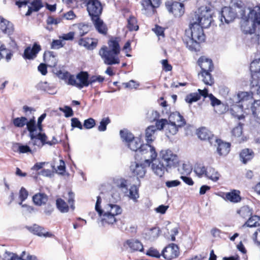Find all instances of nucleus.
<instances>
[{
	"label": "nucleus",
	"instance_id": "f257e3e1",
	"mask_svg": "<svg viewBox=\"0 0 260 260\" xmlns=\"http://www.w3.org/2000/svg\"><path fill=\"white\" fill-rule=\"evenodd\" d=\"M212 22V13L207 7L202 6L191 14L189 28L185 30V35L202 42L205 39L204 28H208Z\"/></svg>",
	"mask_w": 260,
	"mask_h": 260
},
{
	"label": "nucleus",
	"instance_id": "f03ea898",
	"mask_svg": "<svg viewBox=\"0 0 260 260\" xmlns=\"http://www.w3.org/2000/svg\"><path fill=\"white\" fill-rule=\"evenodd\" d=\"M248 12L242 10L241 13V30L245 35L251 36V42L260 44V6L248 8Z\"/></svg>",
	"mask_w": 260,
	"mask_h": 260
},
{
	"label": "nucleus",
	"instance_id": "7ed1b4c3",
	"mask_svg": "<svg viewBox=\"0 0 260 260\" xmlns=\"http://www.w3.org/2000/svg\"><path fill=\"white\" fill-rule=\"evenodd\" d=\"M25 125H26L27 129L29 132V137L30 139L29 142L30 145L41 148L45 144L51 146L57 143V140L55 137H53L51 141H47V136L46 134L43 133L42 131H38L34 116H32L29 120L27 119V123Z\"/></svg>",
	"mask_w": 260,
	"mask_h": 260
},
{
	"label": "nucleus",
	"instance_id": "20e7f679",
	"mask_svg": "<svg viewBox=\"0 0 260 260\" xmlns=\"http://www.w3.org/2000/svg\"><path fill=\"white\" fill-rule=\"evenodd\" d=\"M108 46H104L99 50V54L107 65H114L120 63L118 55L120 52L119 40L112 38L108 43Z\"/></svg>",
	"mask_w": 260,
	"mask_h": 260
},
{
	"label": "nucleus",
	"instance_id": "39448f33",
	"mask_svg": "<svg viewBox=\"0 0 260 260\" xmlns=\"http://www.w3.org/2000/svg\"><path fill=\"white\" fill-rule=\"evenodd\" d=\"M101 203V198L98 196L95 209L101 218L102 224L104 226L106 224H113L116 221L115 216L121 213L120 207L115 204H108L104 209H102Z\"/></svg>",
	"mask_w": 260,
	"mask_h": 260
},
{
	"label": "nucleus",
	"instance_id": "423d86ee",
	"mask_svg": "<svg viewBox=\"0 0 260 260\" xmlns=\"http://www.w3.org/2000/svg\"><path fill=\"white\" fill-rule=\"evenodd\" d=\"M150 144L141 145L135 156L136 159H144L148 166H149L151 161L155 159L157 156L155 148Z\"/></svg>",
	"mask_w": 260,
	"mask_h": 260
},
{
	"label": "nucleus",
	"instance_id": "0eeeda50",
	"mask_svg": "<svg viewBox=\"0 0 260 260\" xmlns=\"http://www.w3.org/2000/svg\"><path fill=\"white\" fill-rule=\"evenodd\" d=\"M86 2L87 10L91 19L99 17L103 11V6L100 0H84Z\"/></svg>",
	"mask_w": 260,
	"mask_h": 260
},
{
	"label": "nucleus",
	"instance_id": "6e6552de",
	"mask_svg": "<svg viewBox=\"0 0 260 260\" xmlns=\"http://www.w3.org/2000/svg\"><path fill=\"white\" fill-rule=\"evenodd\" d=\"M159 156V159L169 168L175 166L178 162L177 155L170 149L162 150Z\"/></svg>",
	"mask_w": 260,
	"mask_h": 260
},
{
	"label": "nucleus",
	"instance_id": "1a4fd4ad",
	"mask_svg": "<svg viewBox=\"0 0 260 260\" xmlns=\"http://www.w3.org/2000/svg\"><path fill=\"white\" fill-rule=\"evenodd\" d=\"M235 98L237 100L236 101L237 104L233 106L231 110L234 112L239 110L240 112H242L244 107L243 103L251 100L252 99V93L249 92L241 91L239 92L237 95L235 96Z\"/></svg>",
	"mask_w": 260,
	"mask_h": 260
},
{
	"label": "nucleus",
	"instance_id": "9d476101",
	"mask_svg": "<svg viewBox=\"0 0 260 260\" xmlns=\"http://www.w3.org/2000/svg\"><path fill=\"white\" fill-rule=\"evenodd\" d=\"M165 5L169 13L173 14L175 17H180L184 13V5L182 3L167 1Z\"/></svg>",
	"mask_w": 260,
	"mask_h": 260
},
{
	"label": "nucleus",
	"instance_id": "9b49d317",
	"mask_svg": "<svg viewBox=\"0 0 260 260\" xmlns=\"http://www.w3.org/2000/svg\"><path fill=\"white\" fill-rule=\"evenodd\" d=\"M236 16L237 12L233 8L224 7L221 12L220 20L222 23L224 21L225 23H229L235 19Z\"/></svg>",
	"mask_w": 260,
	"mask_h": 260
},
{
	"label": "nucleus",
	"instance_id": "f8f14e48",
	"mask_svg": "<svg viewBox=\"0 0 260 260\" xmlns=\"http://www.w3.org/2000/svg\"><path fill=\"white\" fill-rule=\"evenodd\" d=\"M179 253V247L175 244H171L167 246L162 251V256L166 259L171 260L176 258Z\"/></svg>",
	"mask_w": 260,
	"mask_h": 260
},
{
	"label": "nucleus",
	"instance_id": "ddd939ff",
	"mask_svg": "<svg viewBox=\"0 0 260 260\" xmlns=\"http://www.w3.org/2000/svg\"><path fill=\"white\" fill-rule=\"evenodd\" d=\"M147 165L146 164H139L137 162H132L130 166V171L134 176L137 178H143L146 173L145 167Z\"/></svg>",
	"mask_w": 260,
	"mask_h": 260
},
{
	"label": "nucleus",
	"instance_id": "4468645a",
	"mask_svg": "<svg viewBox=\"0 0 260 260\" xmlns=\"http://www.w3.org/2000/svg\"><path fill=\"white\" fill-rule=\"evenodd\" d=\"M168 168H169L167 167L160 159L155 160L151 165V169L154 173L160 177H162L165 172L167 171Z\"/></svg>",
	"mask_w": 260,
	"mask_h": 260
},
{
	"label": "nucleus",
	"instance_id": "2eb2a0df",
	"mask_svg": "<svg viewBox=\"0 0 260 260\" xmlns=\"http://www.w3.org/2000/svg\"><path fill=\"white\" fill-rule=\"evenodd\" d=\"M217 143V152L220 156L226 155L230 151L231 144L229 143L225 142L216 137L213 140V142Z\"/></svg>",
	"mask_w": 260,
	"mask_h": 260
},
{
	"label": "nucleus",
	"instance_id": "dca6fc26",
	"mask_svg": "<svg viewBox=\"0 0 260 260\" xmlns=\"http://www.w3.org/2000/svg\"><path fill=\"white\" fill-rule=\"evenodd\" d=\"M222 197L224 200L234 203L240 202L241 200L240 191L236 189H233L230 192L224 193Z\"/></svg>",
	"mask_w": 260,
	"mask_h": 260
},
{
	"label": "nucleus",
	"instance_id": "f3484780",
	"mask_svg": "<svg viewBox=\"0 0 260 260\" xmlns=\"http://www.w3.org/2000/svg\"><path fill=\"white\" fill-rule=\"evenodd\" d=\"M40 50L41 46L37 43H35L32 48L28 47L25 49L23 57L28 59H34Z\"/></svg>",
	"mask_w": 260,
	"mask_h": 260
},
{
	"label": "nucleus",
	"instance_id": "a211bd4d",
	"mask_svg": "<svg viewBox=\"0 0 260 260\" xmlns=\"http://www.w3.org/2000/svg\"><path fill=\"white\" fill-rule=\"evenodd\" d=\"M28 230L31 233L39 237H52L53 236L52 233L46 232L43 227L37 224H34L31 226L28 227Z\"/></svg>",
	"mask_w": 260,
	"mask_h": 260
},
{
	"label": "nucleus",
	"instance_id": "6ab92c4d",
	"mask_svg": "<svg viewBox=\"0 0 260 260\" xmlns=\"http://www.w3.org/2000/svg\"><path fill=\"white\" fill-rule=\"evenodd\" d=\"M198 63L202 69L201 72L212 71L213 69V64L212 60L204 56L200 57Z\"/></svg>",
	"mask_w": 260,
	"mask_h": 260
},
{
	"label": "nucleus",
	"instance_id": "aec40b11",
	"mask_svg": "<svg viewBox=\"0 0 260 260\" xmlns=\"http://www.w3.org/2000/svg\"><path fill=\"white\" fill-rule=\"evenodd\" d=\"M141 3L145 10L153 13L155 9L159 6L160 0H143Z\"/></svg>",
	"mask_w": 260,
	"mask_h": 260
},
{
	"label": "nucleus",
	"instance_id": "412c9836",
	"mask_svg": "<svg viewBox=\"0 0 260 260\" xmlns=\"http://www.w3.org/2000/svg\"><path fill=\"white\" fill-rule=\"evenodd\" d=\"M98 40L95 39L85 38H81L79 40L78 44L87 49L92 50L94 49L98 45Z\"/></svg>",
	"mask_w": 260,
	"mask_h": 260
},
{
	"label": "nucleus",
	"instance_id": "4be33fe9",
	"mask_svg": "<svg viewBox=\"0 0 260 260\" xmlns=\"http://www.w3.org/2000/svg\"><path fill=\"white\" fill-rule=\"evenodd\" d=\"M197 134L199 138L201 140H208L211 144L213 143V140L216 138V137L214 136L211 132L205 127H202L199 129Z\"/></svg>",
	"mask_w": 260,
	"mask_h": 260
},
{
	"label": "nucleus",
	"instance_id": "5701e85b",
	"mask_svg": "<svg viewBox=\"0 0 260 260\" xmlns=\"http://www.w3.org/2000/svg\"><path fill=\"white\" fill-rule=\"evenodd\" d=\"M0 29L8 35L12 34L14 31L12 23L0 16Z\"/></svg>",
	"mask_w": 260,
	"mask_h": 260
},
{
	"label": "nucleus",
	"instance_id": "b1692460",
	"mask_svg": "<svg viewBox=\"0 0 260 260\" xmlns=\"http://www.w3.org/2000/svg\"><path fill=\"white\" fill-rule=\"evenodd\" d=\"M44 60L50 67H55L57 62L56 55L52 51L45 52L44 54Z\"/></svg>",
	"mask_w": 260,
	"mask_h": 260
},
{
	"label": "nucleus",
	"instance_id": "393cba45",
	"mask_svg": "<svg viewBox=\"0 0 260 260\" xmlns=\"http://www.w3.org/2000/svg\"><path fill=\"white\" fill-rule=\"evenodd\" d=\"M76 78L78 80V88L81 89L89 85L88 74L87 72H81L77 75Z\"/></svg>",
	"mask_w": 260,
	"mask_h": 260
},
{
	"label": "nucleus",
	"instance_id": "a878e982",
	"mask_svg": "<svg viewBox=\"0 0 260 260\" xmlns=\"http://www.w3.org/2000/svg\"><path fill=\"white\" fill-rule=\"evenodd\" d=\"M169 121L172 123L175 124L178 126H183L185 124V121L183 116L178 112H173L169 116Z\"/></svg>",
	"mask_w": 260,
	"mask_h": 260
},
{
	"label": "nucleus",
	"instance_id": "bb28decb",
	"mask_svg": "<svg viewBox=\"0 0 260 260\" xmlns=\"http://www.w3.org/2000/svg\"><path fill=\"white\" fill-rule=\"evenodd\" d=\"M96 30L101 34L106 35L108 28L106 25L104 23L103 21L100 19V17L91 19Z\"/></svg>",
	"mask_w": 260,
	"mask_h": 260
},
{
	"label": "nucleus",
	"instance_id": "cd10ccee",
	"mask_svg": "<svg viewBox=\"0 0 260 260\" xmlns=\"http://www.w3.org/2000/svg\"><path fill=\"white\" fill-rule=\"evenodd\" d=\"M184 42L186 44V47L191 51H197L199 47V41L189 36H185Z\"/></svg>",
	"mask_w": 260,
	"mask_h": 260
},
{
	"label": "nucleus",
	"instance_id": "c85d7f7f",
	"mask_svg": "<svg viewBox=\"0 0 260 260\" xmlns=\"http://www.w3.org/2000/svg\"><path fill=\"white\" fill-rule=\"evenodd\" d=\"M220 174L214 168L207 167V170L205 177L213 182H217L220 177Z\"/></svg>",
	"mask_w": 260,
	"mask_h": 260
},
{
	"label": "nucleus",
	"instance_id": "c756f323",
	"mask_svg": "<svg viewBox=\"0 0 260 260\" xmlns=\"http://www.w3.org/2000/svg\"><path fill=\"white\" fill-rule=\"evenodd\" d=\"M159 235V230L157 228H153L145 230L143 234L144 237L148 240L153 241L156 239Z\"/></svg>",
	"mask_w": 260,
	"mask_h": 260
},
{
	"label": "nucleus",
	"instance_id": "7c9ffc66",
	"mask_svg": "<svg viewBox=\"0 0 260 260\" xmlns=\"http://www.w3.org/2000/svg\"><path fill=\"white\" fill-rule=\"evenodd\" d=\"M156 129L154 125L148 126L145 130V140L147 143H151L155 139Z\"/></svg>",
	"mask_w": 260,
	"mask_h": 260
},
{
	"label": "nucleus",
	"instance_id": "2f4dec72",
	"mask_svg": "<svg viewBox=\"0 0 260 260\" xmlns=\"http://www.w3.org/2000/svg\"><path fill=\"white\" fill-rule=\"evenodd\" d=\"M32 201L36 205L41 206L47 203L48 196L43 193H38L33 196Z\"/></svg>",
	"mask_w": 260,
	"mask_h": 260
},
{
	"label": "nucleus",
	"instance_id": "473e14b6",
	"mask_svg": "<svg viewBox=\"0 0 260 260\" xmlns=\"http://www.w3.org/2000/svg\"><path fill=\"white\" fill-rule=\"evenodd\" d=\"M30 6L28 7V11L26 13V16H29L32 12H37L43 7V4L41 0H34L30 3Z\"/></svg>",
	"mask_w": 260,
	"mask_h": 260
},
{
	"label": "nucleus",
	"instance_id": "72a5a7b5",
	"mask_svg": "<svg viewBox=\"0 0 260 260\" xmlns=\"http://www.w3.org/2000/svg\"><path fill=\"white\" fill-rule=\"evenodd\" d=\"M210 72H201L198 74L199 78H201L203 82L206 85H212L214 83L213 78Z\"/></svg>",
	"mask_w": 260,
	"mask_h": 260
},
{
	"label": "nucleus",
	"instance_id": "f704fd0d",
	"mask_svg": "<svg viewBox=\"0 0 260 260\" xmlns=\"http://www.w3.org/2000/svg\"><path fill=\"white\" fill-rule=\"evenodd\" d=\"M254 156L253 152L249 149H244L242 150L240 154L241 160L246 164L248 161L251 160Z\"/></svg>",
	"mask_w": 260,
	"mask_h": 260
},
{
	"label": "nucleus",
	"instance_id": "c9c22d12",
	"mask_svg": "<svg viewBox=\"0 0 260 260\" xmlns=\"http://www.w3.org/2000/svg\"><path fill=\"white\" fill-rule=\"evenodd\" d=\"M126 244L133 251H142L143 250L142 244L138 240H129L126 241Z\"/></svg>",
	"mask_w": 260,
	"mask_h": 260
},
{
	"label": "nucleus",
	"instance_id": "e433bc0d",
	"mask_svg": "<svg viewBox=\"0 0 260 260\" xmlns=\"http://www.w3.org/2000/svg\"><path fill=\"white\" fill-rule=\"evenodd\" d=\"M127 145L131 150L135 151L136 154L140 147L142 144L140 138L134 137L127 144Z\"/></svg>",
	"mask_w": 260,
	"mask_h": 260
},
{
	"label": "nucleus",
	"instance_id": "4c0bfd02",
	"mask_svg": "<svg viewBox=\"0 0 260 260\" xmlns=\"http://www.w3.org/2000/svg\"><path fill=\"white\" fill-rule=\"evenodd\" d=\"M15 151L19 152L20 153H25L29 152L32 153V151L27 145H23L20 143H16L13 147Z\"/></svg>",
	"mask_w": 260,
	"mask_h": 260
},
{
	"label": "nucleus",
	"instance_id": "58836bf2",
	"mask_svg": "<svg viewBox=\"0 0 260 260\" xmlns=\"http://www.w3.org/2000/svg\"><path fill=\"white\" fill-rule=\"evenodd\" d=\"M13 125L19 128L24 127L27 123V118L24 116L13 118L12 120Z\"/></svg>",
	"mask_w": 260,
	"mask_h": 260
},
{
	"label": "nucleus",
	"instance_id": "ea45409f",
	"mask_svg": "<svg viewBox=\"0 0 260 260\" xmlns=\"http://www.w3.org/2000/svg\"><path fill=\"white\" fill-rule=\"evenodd\" d=\"M127 27L130 31L137 30L139 29L137 19L134 16H131L127 19Z\"/></svg>",
	"mask_w": 260,
	"mask_h": 260
},
{
	"label": "nucleus",
	"instance_id": "a19ab883",
	"mask_svg": "<svg viewBox=\"0 0 260 260\" xmlns=\"http://www.w3.org/2000/svg\"><path fill=\"white\" fill-rule=\"evenodd\" d=\"M237 213L243 218H246L252 215V210L247 206H244L241 207Z\"/></svg>",
	"mask_w": 260,
	"mask_h": 260
},
{
	"label": "nucleus",
	"instance_id": "79ce46f5",
	"mask_svg": "<svg viewBox=\"0 0 260 260\" xmlns=\"http://www.w3.org/2000/svg\"><path fill=\"white\" fill-rule=\"evenodd\" d=\"M75 26L77 28L78 33L81 37L88 33L90 29L89 26L88 24L83 23L75 24Z\"/></svg>",
	"mask_w": 260,
	"mask_h": 260
},
{
	"label": "nucleus",
	"instance_id": "37998d69",
	"mask_svg": "<svg viewBox=\"0 0 260 260\" xmlns=\"http://www.w3.org/2000/svg\"><path fill=\"white\" fill-rule=\"evenodd\" d=\"M249 219L246 222L247 226L252 228L260 225V218L259 216L254 215L248 217Z\"/></svg>",
	"mask_w": 260,
	"mask_h": 260
},
{
	"label": "nucleus",
	"instance_id": "c03bdc74",
	"mask_svg": "<svg viewBox=\"0 0 260 260\" xmlns=\"http://www.w3.org/2000/svg\"><path fill=\"white\" fill-rule=\"evenodd\" d=\"M128 197L133 200L135 202L137 201L138 198L139 197V189L136 185H133L131 187L129 190Z\"/></svg>",
	"mask_w": 260,
	"mask_h": 260
},
{
	"label": "nucleus",
	"instance_id": "a18cd8bd",
	"mask_svg": "<svg viewBox=\"0 0 260 260\" xmlns=\"http://www.w3.org/2000/svg\"><path fill=\"white\" fill-rule=\"evenodd\" d=\"M207 170V167H205L204 166L198 164L195 166L194 168V172L199 177L201 178L203 176H206Z\"/></svg>",
	"mask_w": 260,
	"mask_h": 260
},
{
	"label": "nucleus",
	"instance_id": "49530a36",
	"mask_svg": "<svg viewBox=\"0 0 260 260\" xmlns=\"http://www.w3.org/2000/svg\"><path fill=\"white\" fill-rule=\"evenodd\" d=\"M120 135L123 141H125L126 144L134 138V136L127 129L121 130Z\"/></svg>",
	"mask_w": 260,
	"mask_h": 260
},
{
	"label": "nucleus",
	"instance_id": "de8ad7c7",
	"mask_svg": "<svg viewBox=\"0 0 260 260\" xmlns=\"http://www.w3.org/2000/svg\"><path fill=\"white\" fill-rule=\"evenodd\" d=\"M56 206L58 210L63 213L67 212L69 210V206L67 203L61 199L56 200Z\"/></svg>",
	"mask_w": 260,
	"mask_h": 260
},
{
	"label": "nucleus",
	"instance_id": "09e8293b",
	"mask_svg": "<svg viewBox=\"0 0 260 260\" xmlns=\"http://www.w3.org/2000/svg\"><path fill=\"white\" fill-rule=\"evenodd\" d=\"M160 117L159 112L154 110H150L147 114V117L150 121H156Z\"/></svg>",
	"mask_w": 260,
	"mask_h": 260
},
{
	"label": "nucleus",
	"instance_id": "8fccbe9b",
	"mask_svg": "<svg viewBox=\"0 0 260 260\" xmlns=\"http://www.w3.org/2000/svg\"><path fill=\"white\" fill-rule=\"evenodd\" d=\"M200 99V95L198 93H192L187 95L185 98V101L189 104L198 101Z\"/></svg>",
	"mask_w": 260,
	"mask_h": 260
},
{
	"label": "nucleus",
	"instance_id": "3c124183",
	"mask_svg": "<svg viewBox=\"0 0 260 260\" xmlns=\"http://www.w3.org/2000/svg\"><path fill=\"white\" fill-rule=\"evenodd\" d=\"M179 170L182 175H188L191 172L192 168L189 164H184Z\"/></svg>",
	"mask_w": 260,
	"mask_h": 260
},
{
	"label": "nucleus",
	"instance_id": "603ef678",
	"mask_svg": "<svg viewBox=\"0 0 260 260\" xmlns=\"http://www.w3.org/2000/svg\"><path fill=\"white\" fill-rule=\"evenodd\" d=\"M110 122V120L108 117L104 118L102 119L98 126V130L100 132H104L106 130L107 125Z\"/></svg>",
	"mask_w": 260,
	"mask_h": 260
},
{
	"label": "nucleus",
	"instance_id": "864d4df0",
	"mask_svg": "<svg viewBox=\"0 0 260 260\" xmlns=\"http://www.w3.org/2000/svg\"><path fill=\"white\" fill-rule=\"evenodd\" d=\"M167 125H168L167 130L168 131L169 133L172 135H175L178 131V127H180L178 126L177 125L171 122H168Z\"/></svg>",
	"mask_w": 260,
	"mask_h": 260
},
{
	"label": "nucleus",
	"instance_id": "5fc2aeb1",
	"mask_svg": "<svg viewBox=\"0 0 260 260\" xmlns=\"http://www.w3.org/2000/svg\"><path fill=\"white\" fill-rule=\"evenodd\" d=\"M123 85L124 86L125 88H129V89H137L140 85L139 83L134 80H131L128 82L123 83Z\"/></svg>",
	"mask_w": 260,
	"mask_h": 260
},
{
	"label": "nucleus",
	"instance_id": "6e6d98bb",
	"mask_svg": "<svg viewBox=\"0 0 260 260\" xmlns=\"http://www.w3.org/2000/svg\"><path fill=\"white\" fill-rule=\"evenodd\" d=\"M95 125V121L94 119L92 118L85 120L83 123V126L86 129H90L93 127Z\"/></svg>",
	"mask_w": 260,
	"mask_h": 260
},
{
	"label": "nucleus",
	"instance_id": "4d7b16f0",
	"mask_svg": "<svg viewBox=\"0 0 260 260\" xmlns=\"http://www.w3.org/2000/svg\"><path fill=\"white\" fill-rule=\"evenodd\" d=\"M168 124V120L166 119H161L157 120L155 123V128L157 130H161L164 126Z\"/></svg>",
	"mask_w": 260,
	"mask_h": 260
},
{
	"label": "nucleus",
	"instance_id": "13d9d810",
	"mask_svg": "<svg viewBox=\"0 0 260 260\" xmlns=\"http://www.w3.org/2000/svg\"><path fill=\"white\" fill-rule=\"evenodd\" d=\"M252 239L257 246H260V227L253 233Z\"/></svg>",
	"mask_w": 260,
	"mask_h": 260
},
{
	"label": "nucleus",
	"instance_id": "bf43d9fd",
	"mask_svg": "<svg viewBox=\"0 0 260 260\" xmlns=\"http://www.w3.org/2000/svg\"><path fill=\"white\" fill-rule=\"evenodd\" d=\"M117 187L121 189L124 192L127 190V182L125 179H121L117 182Z\"/></svg>",
	"mask_w": 260,
	"mask_h": 260
},
{
	"label": "nucleus",
	"instance_id": "052dcab7",
	"mask_svg": "<svg viewBox=\"0 0 260 260\" xmlns=\"http://www.w3.org/2000/svg\"><path fill=\"white\" fill-rule=\"evenodd\" d=\"M232 132L233 135L235 137H239L241 136L242 133V127L241 123H239L238 126L234 128Z\"/></svg>",
	"mask_w": 260,
	"mask_h": 260
},
{
	"label": "nucleus",
	"instance_id": "680f3d73",
	"mask_svg": "<svg viewBox=\"0 0 260 260\" xmlns=\"http://www.w3.org/2000/svg\"><path fill=\"white\" fill-rule=\"evenodd\" d=\"M146 254L154 257L158 258L160 256L159 252L154 248H150L146 252Z\"/></svg>",
	"mask_w": 260,
	"mask_h": 260
},
{
	"label": "nucleus",
	"instance_id": "e2e57ef3",
	"mask_svg": "<svg viewBox=\"0 0 260 260\" xmlns=\"http://www.w3.org/2000/svg\"><path fill=\"white\" fill-rule=\"evenodd\" d=\"M75 33L73 31H70L67 34H63L59 37L60 39L66 41H71L74 39Z\"/></svg>",
	"mask_w": 260,
	"mask_h": 260
},
{
	"label": "nucleus",
	"instance_id": "0e129e2a",
	"mask_svg": "<svg viewBox=\"0 0 260 260\" xmlns=\"http://www.w3.org/2000/svg\"><path fill=\"white\" fill-rule=\"evenodd\" d=\"M2 47L3 48L1 52L3 53V56L2 58L4 57V56H6V59L7 61H9L12 56V53L11 52V51L6 49L4 45L3 46H2Z\"/></svg>",
	"mask_w": 260,
	"mask_h": 260
},
{
	"label": "nucleus",
	"instance_id": "69168bd1",
	"mask_svg": "<svg viewBox=\"0 0 260 260\" xmlns=\"http://www.w3.org/2000/svg\"><path fill=\"white\" fill-rule=\"evenodd\" d=\"M71 126L73 127H77L80 129L83 128V126L81 122L77 118H73L71 119Z\"/></svg>",
	"mask_w": 260,
	"mask_h": 260
},
{
	"label": "nucleus",
	"instance_id": "338daca9",
	"mask_svg": "<svg viewBox=\"0 0 260 260\" xmlns=\"http://www.w3.org/2000/svg\"><path fill=\"white\" fill-rule=\"evenodd\" d=\"M28 195V191L24 188L21 187L19 191V198L22 202L25 201Z\"/></svg>",
	"mask_w": 260,
	"mask_h": 260
},
{
	"label": "nucleus",
	"instance_id": "774afa93",
	"mask_svg": "<svg viewBox=\"0 0 260 260\" xmlns=\"http://www.w3.org/2000/svg\"><path fill=\"white\" fill-rule=\"evenodd\" d=\"M16 256L17 255L15 253L6 251L4 254V258L5 260H14Z\"/></svg>",
	"mask_w": 260,
	"mask_h": 260
}]
</instances>
